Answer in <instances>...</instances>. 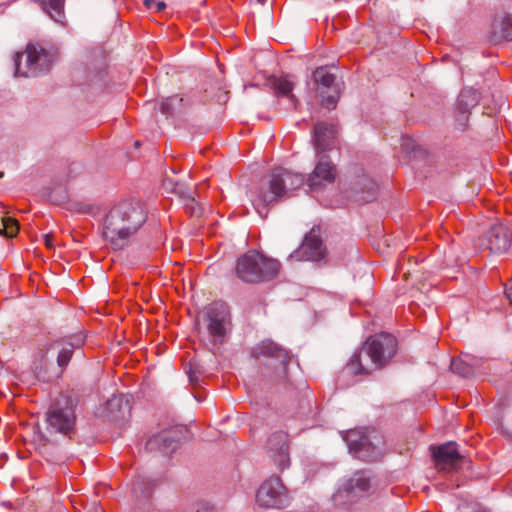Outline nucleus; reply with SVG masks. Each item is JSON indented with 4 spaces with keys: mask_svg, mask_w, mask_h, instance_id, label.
<instances>
[{
    "mask_svg": "<svg viewBox=\"0 0 512 512\" xmlns=\"http://www.w3.org/2000/svg\"><path fill=\"white\" fill-rule=\"evenodd\" d=\"M146 220V211L139 201L120 202L103 218L102 236L114 250H121L128 246Z\"/></svg>",
    "mask_w": 512,
    "mask_h": 512,
    "instance_id": "nucleus-1",
    "label": "nucleus"
},
{
    "mask_svg": "<svg viewBox=\"0 0 512 512\" xmlns=\"http://www.w3.org/2000/svg\"><path fill=\"white\" fill-rule=\"evenodd\" d=\"M304 183L303 174L282 167L274 168L267 180L255 188L251 196L252 205L261 218H266L269 207L291 197L293 191Z\"/></svg>",
    "mask_w": 512,
    "mask_h": 512,
    "instance_id": "nucleus-2",
    "label": "nucleus"
},
{
    "mask_svg": "<svg viewBox=\"0 0 512 512\" xmlns=\"http://www.w3.org/2000/svg\"><path fill=\"white\" fill-rule=\"evenodd\" d=\"M397 351V340L389 333L370 336L359 353L353 354L346 369L350 374H370L385 366Z\"/></svg>",
    "mask_w": 512,
    "mask_h": 512,
    "instance_id": "nucleus-3",
    "label": "nucleus"
},
{
    "mask_svg": "<svg viewBox=\"0 0 512 512\" xmlns=\"http://www.w3.org/2000/svg\"><path fill=\"white\" fill-rule=\"evenodd\" d=\"M78 400L69 393L60 394L46 412V430L49 434H60L72 439L76 432L75 409Z\"/></svg>",
    "mask_w": 512,
    "mask_h": 512,
    "instance_id": "nucleus-4",
    "label": "nucleus"
},
{
    "mask_svg": "<svg viewBox=\"0 0 512 512\" xmlns=\"http://www.w3.org/2000/svg\"><path fill=\"white\" fill-rule=\"evenodd\" d=\"M280 263L267 258L255 250H249L239 257L236 262V275L245 283H258L270 280L277 275Z\"/></svg>",
    "mask_w": 512,
    "mask_h": 512,
    "instance_id": "nucleus-5",
    "label": "nucleus"
},
{
    "mask_svg": "<svg viewBox=\"0 0 512 512\" xmlns=\"http://www.w3.org/2000/svg\"><path fill=\"white\" fill-rule=\"evenodd\" d=\"M54 61V53L40 44H28L26 51L17 54L14 59L15 75L35 77L47 72Z\"/></svg>",
    "mask_w": 512,
    "mask_h": 512,
    "instance_id": "nucleus-6",
    "label": "nucleus"
},
{
    "mask_svg": "<svg viewBox=\"0 0 512 512\" xmlns=\"http://www.w3.org/2000/svg\"><path fill=\"white\" fill-rule=\"evenodd\" d=\"M251 355L256 359L266 357L276 362L273 375L276 383H284L288 380L287 366L290 361V355L286 349L274 341L266 339L252 349Z\"/></svg>",
    "mask_w": 512,
    "mask_h": 512,
    "instance_id": "nucleus-7",
    "label": "nucleus"
},
{
    "mask_svg": "<svg viewBox=\"0 0 512 512\" xmlns=\"http://www.w3.org/2000/svg\"><path fill=\"white\" fill-rule=\"evenodd\" d=\"M257 503L266 508H283L290 501L289 493L278 476L264 481L256 493Z\"/></svg>",
    "mask_w": 512,
    "mask_h": 512,
    "instance_id": "nucleus-8",
    "label": "nucleus"
},
{
    "mask_svg": "<svg viewBox=\"0 0 512 512\" xmlns=\"http://www.w3.org/2000/svg\"><path fill=\"white\" fill-rule=\"evenodd\" d=\"M205 321L214 343H223L230 325V309L224 302L212 303L206 311Z\"/></svg>",
    "mask_w": 512,
    "mask_h": 512,
    "instance_id": "nucleus-9",
    "label": "nucleus"
},
{
    "mask_svg": "<svg viewBox=\"0 0 512 512\" xmlns=\"http://www.w3.org/2000/svg\"><path fill=\"white\" fill-rule=\"evenodd\" d=\"M327 257L326 247L318 234V230L312 228L306 234L300 247L290 254V258L298 261L325 262Z\"/></svg>",
    "mask_w": 512,
    "mask_h": 512,
    "instance_id": "nucleus-10",
    "label": "nucleus"
},
{
    "mask_svg": "<svg viewBox=\"0 0 512 512\" xmlns=\"http://www.w3.org/2000/svg\"><path fill=\"white\" fill-rule=\"evenodd\" d=\"M266 453L279 470L290 465L288 435L283 431L272 433L266 442Z\"/></svg>",
    "mask_w": 512,
    "mask_h": 512,
    "instance_id": "nucleus-11",
    "label": "nucleus"
},
{
    "mask_svg": "<svg viewBox=\"0 0 512 512\" xmlns=\"http://www.w3.org/2000/svg\"><path fill=\"white\" fill-rule=\"evenodd\" d=\"M480 94L473 88H464L459 93L456 103L454 116L458 127L464 130L467 127L471 110L479 103Z\"/></svg>",
    "mask_w": 512,
    "mask_h": 512,
    "instance_id": "nucleus-12",
    "label": "nucleus"
},
{
    "mask_svg": "<svg viewBox=\"0 0 512 512\" xmlns=\"http://www.w3.org/2000/svg\"><path fill=\"white\" fill-rule=\"evenodd\" d=\"M512 243V233L510 229L497 223L490 227L484 236V244L493 254L506 253Z\"/></svg>",
    "mask_w": 512,
    "mask_h": 512,
    "instance_id": "nucleus-13",
    "label": "nucleus"
},
{
    "mask_svg": "<svg viewBox=\"0 0 512 512\" xmlns=\"http://www.w3.org/2000/svg\"><path fill=\"white\" fill-rule=\"evenodd\" d=\"M432 454L436 467L445 471L456 469L464 458L459 453L455 442H446L438 447H432Z\"/></svg>",
    "mask_w": 512,
    "mask_h": 512,
    "instance_id": "nucleus-14",
    "label": "nucleus"
},
{
    "mask_svg": "<svg viewBox=\"0 0 512 512\" xmlns=\"http://www.w3.org/2000/svg\"><path fill=\"white\" fill-rule=\"evenodd\" d=\"M336 175L335 166L326 156H322L314 170L307 178V184L311 190H316L334 181Z\"/></svg>",
    "mask_w": 512,
    "mask_h": 512,
    "instance_id": "nucleus-15",
    "label": "nucleus"
},
{
    "mask_svg": "<svg viewBox=\"0 0 512 512\" xmlns=\"http://www.w3.org/2000/svg\"><path fill=\"white\" fill-rule=\"evenodd\" d=\"M84 343L85 337L82 334H73L51 344V348L59 349L57 364L62 370L69 364L74 350L80 348Z\"/></svg>",
    "mask_w": 512,
    "mask_h": 512,
    "instance_id": "nucleus-16",
    "label": "nucleus"
},
{
    "mask_svg": "<svg viewBox=\"0 0 512 512\" xmlns=\"http://www.w3.org/2000/svg\"><path fill=\"white\" fill-rule=\"evenodd\" d=\"M180 440V430L178 428H170L153 435L147 441L149 450H160L162 453L172 452L177 448Z\"/></svg>",
    "mask_w": 512,
    "mask_h": 512,
    "instance_id": "nucleus-17",
    "label": "nucleus"
},
{
    "mask_svg": "<svg viewBox=\"0 0 512 512\" xmlns=\"http://www.w3.org/2000/svg\"><path fill=\"white\" fill-rule=\"evenodd\" d=\"M336 127L333 124L326 122H318L313 129V143L317 152H322L329 149L336 136Z\"/></svg>",
    "mask_w": 512,
    "mask_h": 512,
    "instance_id": "nucleus-18",
    "label": "nucleus"
},
{
    "mask_svg": "<svg viewBox=\"0 0 512 512\" xmlns=\"http://www.w3.org/2000/svg\"><path fill=\"white\" fill-rule=\"evenodd\" d=\"M372 486L373 483L370 472L357 471L344 484L343 490L347 495L363 496L371 490Z\"/></svg>",
    "mask_w": 512,
    "mask_h": 512,
    "instance_id": "nucleus-19",
    "label": "nucleus"
},
{
    "mask_svg": "<svg viewBox=\"0 0 512 512\" xmlns=\"http://www.w3.org/2000/svg\"><path fill=\"white\" fill-rule=\"evenodd\" d=\"M104 411L111 420L120 421L130 415L131 406L124 395H113L106 401Z\"/></svg>",
    "mask_w": 512,
    "mask_h": 512,
    "instance_id": "nucleus-20",
    "label": "nucleus"
},
{
    "mask_svg": "<svg viewBox=\"0 0 512 512\" xmlns=\"http://www.w3.org/2000/svg\"><path fill=\"white\" fill-rule=\"evenodd\" d=\"M270 84L277 96L287 97L293 108H297L298 100L292 93L295 87V80L292 75H283L280 77H272Z\"/></svg>",
    "mask_w": 512,
    "mask_h": 512,
    "instance_id": "nucleus-21",
    "label": "nucleus"
},
{
    "mask_svg": "<svg viewBox=\"0 0 512 512\" xmlns=\"http://www.w3.org/2000/svg\"><path fill=\"white\" fill-rule=\"evenodd\" d=\"M482 359L465 354L459 359H452L451 370L463 377H471L480 368Z\"/></svg>",
    "mask_w": 512,
    "mask_h": 512,
    "instance_id": "nucleus-22",
    "label": "nucleus"
},
{
    "mask_svg": "<svg viewBox=\"0 0 512 512\" xmlns=\"http://www.w3.org/2000/svg\"><path fill=\"white\" fill-rule=\"evenodd\" d=\"M490 39L494 43L512 40V15H506L500 22L493 23Z\"/></svg>",
    "mask_w": 512,
    "mask_h": 512,
    "instance_id": "nucleus-23",
    "label": "nucleus"
},
{
    "mask_svg": "<svg viewBox=\"0 0 512 512\" xmlns=\"http://www.w3.org/2000/svg\"><path fill=\"white\" fill-rule=\"evenodd\" d=\"M354 189L357 193L360 194L358 200L363 202H371L377 195L378 185L367 175H362L355 183Z\"/></svg>",
    "mask_w": 512,
    "mask_h": 512,
    "instance_id": "nucleus-24",
    "label": "nucleus"
},
{
    "mask_svg": "<svg viewBox=\"0 0 512 512\" xmlns=\"http://www.w3.org/2000/svg\"><path fill=\"white\" fill-rule=\"evenodd\" d=\"M51 19L61 22L64 18V0H35Z\"/></svg>",
    "mask_w": 512,
    "mask_h": 512,
    "instance_id": "nucleus-25",
    "label": "nucleus"
},
{
    "mask_svg": "<svg viewBox=\"0 0 512 512\" xmlns=\"http://www.w3.org/2000/svg\"><path fill=\"white\" fill-rule=\"evenodd\" d=\"M312 78L317 85L318 92L337 87L335 84V75L330 73L325 67H318L313 72Z\"/></svg>",
    "mask_w": 512,
    "mask_h": 512,
    "instance_id": "nucleus-26",
    "label": "nucleus"
},
{
    "mask_svg": "<svg viewBox=\"0 0 512 512\" xmlns=\"http://www.w3.org/2000/svg\"><path fill=\"white\" fill-rule=\"evenodd\" d=\"M343 438L348 445L349 451L353 453L364 450L369 443L368 437L359 430H349Z\"/></svg>",
    "mask_w": 512,
    "mask_h": 512,
    "instance_id": "nucleus-27",
    "label": "nucleus"
},
{
    "mask_svg": "<svg viewBox=\"0 0 512 512\" xmlns=\"http://www.w3.org/2000/svg\"><path fill=\"white\" fill-rule=\"evenodd\" d=\"M154 486L153 481L144 477H138L133 483L132 491L136 497H148Z\"/></svg>",
    "mask_w": 512,
    "mask_h": 512,
    "instance_id": "nucleus-28",
    "label": "nucleus"
},
{
    "mask_svg": "<svg viewBox=\"0 0 512 512\" xmlns=\"http://www.w3.org/2000/svg\"><path fill=\"white\" fill-rule=\"evenodd\" d=\"M321 96V104L327 108L328 110H332L336 107L339 97V89L338 87L329 89V90H321L318 92Z\"/></svg>",
    "mask_w": 512,
    "mask_h": 512,
    "instance_id": "nucleus-29",
    "label": "nucleus"
},
{
    "mask_svg": "<svg viewBox=\"0 0 512 512\" xmlns=\"http://www.w3.org/2000/svg\"><path fill=\"white\" fill-rule=\"evenodd\" d=\"M18 231L19 226L15 219L6 216L1 218L0 235H5L6 237H14Z\"/></svg>",
    "mask_w": 512,
    "mask_h": 512,
    "instance_id": "nucleus-30",
    "label": "nucleus"
},
{
    "mask_svg": "<svg viewBox=\"0 0 512 512\" xmlns=\"http://www.w3.org/2000/svg\"><path fill=\"white\" fill-rule=\"evenodd\" d=\"M182 199L184 208L188 213H190L192 216L201 215L202 209L196 202L195 198L191 195V193L184 194Z\"/></svg>",
    "mask_w": 512,
    "mask_h": 512,
    "instance_id": "nucleus-31",
    "label": "nucleus"
},
{
    "mask_svg": "<svg viewBox=\"0 0 512 512\" xmlns=\"http://www.w3.org/2000/svg\"><path fill=\"white\" fill-rule=\"evenodd\" d=\"M175 97H169L161 101L160 103V111L165 115H170L172 112V102L175 100Z\"/></svg>",
    "mask_w": 512,
    "mask_h": 512,
    "instance_id": "nucleus-32",
    "label": "nucleus"
},
{
    "mask_svg": "<svg viewBox=\"0 0 512 512\" xmlns=\"http://www.w3.org/2000/svg\"><path fill=\"white\" fill-rule=\"evenodd\" d=\"M187 375H188L190 383H192V384H197L198 383V381H199V371L196 368H194L192 366V364L190 365V368L187 371Z\"/></svg>",
    "mask_w": 512,
    "mask_h": 512,
    "instance_id": "nucleus-33",
    "label": "nucleus"
},
{
    "mask_svg": "<svg viewBox=\"0 0 512 512\" xmlns=\"http://www.w3.org/2000/svg\"><path fill=\"white\" fill-rule=\"evenodd\" d=\"M505 294L508 300L512 303V285L505 289Z\"/></svg>",
    "mask_w": 512,
    "mask_h": 512,
    "instance_id": "nucleus-34",
    "label": "nucleus"
},
{
    "mask_svg": "<svg viewBox=\"0 0 512 512\" xmlns=\"http://www.w3.org/2000/svg\"><path fill=\"white\" fill-rule=\"evenodd\" d=\"M155 6L156 11H162L166 7V4L164 2H156Z\"/></svg>",
    "mask_w": 512,
    "mask_h": 512,
    "instance_id": "nucleus-35",
    "label": "nucleus"
},
{
    "mask_svg": "<svg viewBox=\"0 0 512 512\" xmlns=\"http://www.w3.org/2000/svg\"><path fill=\"white\" fill-rule=\"evenodd\" d=\"M45 238V244L48 246V247H51L52 246V242H51V236L49 234H46L44 236Z\"/></svg>",
    "mask_w": 512,
    "mask_h": 512,
    "instance_id": "nucleus-36",
    "label": "nucleus"
},
{
    "mask_svg": "<svg viewBox=\"0 0 512 512\" xmlns=\"http://www.w3.org/2000/svg\"><path fill=\"white\" fill-rule=\"evenodd\" d=\"M145 5L151 9L152 8V5H155L156 1L155 0H145L144 1Z\"/></svg>",
    "mask_w": 512,
    "mask_h": 512,
    "instance_id": "nucleus-37",
    "label": "nucleus"
},
{
    "mask_svg": "<svg viewBox=\"0 0 512 512\" xmlns=\"http://www.w3.org/2000/svg\"><path fill=\"white\" fill-rule=\"evenodd\" d=\"M267 0H257V2L261 5H264L266 3Z\"/></svg>",
    "mask_w": 512,
    "mask_h": 512,
    "instance_id": "nucleus-38",
    "label": "nucleus"
}]
</instances>
